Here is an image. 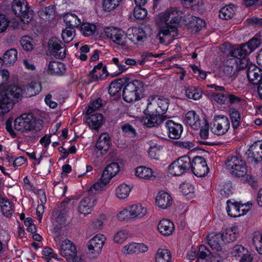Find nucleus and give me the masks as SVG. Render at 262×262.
Segmentation results:
<instances>
[{
	"label": "nucleus",
	"mask_w": 262,
	"mask_h": 262,
	"mask_svg": "<svg viewBox=\"0 0 262 262\" xmlns=\"http://www.w3.org/2000/svg\"><path fill=\"white\" fill-rule=\"evenodd\" d=\"M96 27L95 25L88 23H82L80 27V31L85 36H91L95 33Z\"/></svg>",
	"instance_id": "603ef678"
},
{
	"label": "nucleus",
	"mask_w": 262,
	"mask_h": 262,
	"mask_svg": "<svg viewBox=\"0 0 262 262\" xmlns=\"http://www.w3.org/2000/svg\"><path fill=\"white\" fill-rule=\"evenodd\" d=\"M147 37V34L141 28L135 27L128 30L127 39L135 45H142Z\"/></svg>",
	"instance_id": "a211bd4d"
},
{
	"label": "nucleus",
	"mask_w": 262,
	"mask_h": 262,
	"mask_svg": "<svg viewBox=\"0 0 262 262\" xmlns=\"http://www.w3.org/2000/svg\"><path fill=\"white\" fill-rule=\"evenodd\" d=\"M190 19V26L196 32L199 31L205 26V21L199 17L191 16Z\"/></svg>",
	"instance_id": "3c124183"
},
{
	"label": "nucleus",
	"mask_w": 262,
	"mask_h": 262,
	"mask_svg": "<svg viewBox=\"0 0 262 262\" xmlns=\"http://www.w3.org/2000/svg\"><path fill=\"white\" fill-rule=\"evenodd\" d=\"M136 176L144 179L151 180L154 178L153 172L151 169L145 167L139 166L135 171Z\"/></svg>",
	"instance_id": "58836bf2"
},
{
	"label": "nucleus",
	"mask_w": 262,
	"mask_h": 262,
	"mask_svg": "<svg viewBox=\"0 0 262 262\" xmlns=\"http://www.w3.org/2000/svg\"><path fill=\"white\" fill-rule=\"evenodd\" d=\"M238 233V229L237 226L226 229L221 233L222 240L225 243L234 242L237 238Z\"/></svg>",
	"instance_id": "c756f323"
},
{
	"label": "nucleus",
	"mask_w": 262,
	"mask_h": 262,
	"mask_svg": "<svg viewBox=\"0 0 262 262\" xmlns=\"http://www.w3.org/2000/svg\"><path fill=\"white\" fill-rule=\"evenodd\" d=\"M224 93H219L212 95V99L220 104H225L227 100V91L224 92Z\"/></svg>",
	"instance_id": "13d9d810"
},
{
	"label": "nucleus",
	"mask_w": 262,
	"mask_h": 262,
	"mask_svg": "<svg viewBox=\"0 0 262 262\" xmlns=\"http://www.w3.org/2000/svg\"><path fill=\"white\" fill-rule=\"evenodd\" d=\"M168 105L169 102L168 99L159 98L156 103L155 107L154 108L155 113L163 115L167 112Z\"/></svg>",
	"instance_id": "a18cd8bd"
},
{
	"label": "nucleus",
	"mask_w": 262,
	"mask_h": 262,
	"mask_svg": "<svg viewBox=\"0 0 262 262\" xmlns=\"http://www.w3.org/2000/svg\"><path fill=\"white\" fill-rule=\"evenodd\" d=\"M185 121L189 125L195 129L200 127V119L199 115L194 111H190L186 113Z\"/></svg>",
	"instance_id": "72a5a7b5"
},
{
	"label": "nucleus",
	"mask_w": 262,
	"mask_h": 262,
	"mask_svg": "<svg viewBox=\"0 0 262 262\" xmlns=\"http://www.w3.org/2000/svg\"><path fill=\"white\" fill-rule=\"evenodd\" d=\"M48 47L51 54L55 58L63 59L66 57V46L57 37H52L49 40Z\"/></svg>",
	"instance_id": "ddd939ff"
},
{
	"label": "nucleus",
	"mask_w": 262,
	"mask_h": 262,
	"mask_svg": "<svg viewBox=\"0 0 262 262\" xmlns=\"http://www.w3.org/2000/svg\"><path fill=\"white\" fill-rule=\"evenodd\" d=\"M41 90V84L39 82H32L27 86L25 90L26 97H31L38 94Z\"/></svg>",
	"instance_id": "4c0bfd02"
},
{
	"label": "nucleus",
	"mask_w": 262,
	"mask_h": 262,
	"mask_svg": "<svg viewBox=\"0 0 262 262\" xmlns=\"http://www.w3.org/2000/svg\"><path fill=\"white\" fill-rule=\"evenodd\" d=\"M230 118L232 123V127L234 129L237 128L241 124V117L238 110L236 108H232L229 111Z\"/></svg>",
	"instance_id": "8fccbe9b"
},
{
	"label": "nucleus",
	"mask_w": 262,
	"mask_h": 262,
	"mask_svg": "<svg viewBox=\"0 0 262 262\" xmlns=\"http://www.w3.org/2000/svg\"><path fill=\"white\" fill-rule=\"evenodd\" d=\"M12 9L24 24L29 23L33 18V12L26 0H13Z\"/></svg>",
	"instance_id": "0eeeda50"
},
{
	"label": "nucleus",
	"mask_w": 262,
	"mask_h": 262,
	"mask_svg": "<svg viewBox=\"0 0 262 262\" xmlns=\"http://www.w3.org/2000/svg\"><path fill=\"white\" fill-rule=\"evenodd\" d=\"M63 18L64 23L68 27L77 28L81 23L80 18L74 13H67Z\"/></svg>",
	"instance_id": "f704fd0d"
},
{
	"label": "nucleus",
	"mask_w": 262,
	"mask_h": 262,
	"mask_svg": "<svg viewBox=\"0 0 262 262\" xmlns=\"http://www.w3.org/2000/svg\"><path fill=\"white\" fill-rule=\"evenodd\" d=\"M3 94L7 95L8 97H10L12 102L15 103L22 96L23 90L17 85H10Z\"/></svg>",
	"instance_id": "2f4dec72"
},
{
	"label": "nucleus",
	"mask_w": 262,
	"mask_h": 262,
	"mask_svg": "<svg viewBox=\"0 0 262 262\" xmlns=\"http://www.w3.org/2000/svg\"><path fill=\"white\" fill-rule=\"evenodd\" d=\"M225 164L227 169L235 177H243L247 173L246 162L241 156L236 155L228 157Z\"/></svg>",
	"instance_id": "423d86ee"
},
{
	"label": "nucleus",
	"mask_w": 262,
	"mask_h": 262,
	"mask_svg": "<svg viewBox=\"0 0 262 262\" xmlns=\"http://www.w3.org/2000/svg\"><path fill=\"white\" fill-rule=\"evenodd\" d=\"M75 32V28L73 27H67L62 30L61 37L66 43L70 42L73 39V34Z\"/></svg>",
	"instance_id": "6e6d98bb"
},
{
	"label": "nucleus",
	"mask_w": 262,
	"mask_h": 262,
	"mask_svg": "<svg viewBox=\"0 0 262 262\" xmlns=\"http://www.w3.org/2000/svg\"><path fill=\"white\" fill-rule=\"evenodd\" d=\"M246 68L247 69V76L249 82L254 85H257L262 80V70L249 60Z\"/></svg>",
	"instance_id": "f3484780"
},
{
	"label": "nucleus",
	"mask_w": 262,
	"mask_h": 262,
	"mask_svg": "<svg viewBox=\"0 0 262 262\" xmlns=\"http://www.w3.org/2000/svg\"><path fill=\"white\" fill-rule=\"evenodd\" d=\"M38 15L43 19L52 18L54 15V7L50 5L48 7L42 8L38 11Z\"/></svg>",
	"instance_id": "de8ad7c7"
},
{
	"label": "nucleus",
	"mask_w": 262,
	"mask_h": 262,
	"mask_svg": "<svg viewBox=\"0 0 262 262\" xmlns=\"http://www.w3.org/2000/svg\"><path fill=\"white\" fill-rule=\"evenodd\" d=\"M1 208L3 214L7 217L11 216L14 212L13 204L7 199L2 201Z\"/></svg>",
	"instance_id": "09e8293b"
},
{
	"label": "nucleus",
	"mask_w": 262,
	"mask_h": 262,
	"mask_svg": "<svg viewBox=\"0 0 262 262\" xmlns=\"http://www.w3.org/2000/svg\"><path fill=\"white\" fill-rule=\"evenodd\" d=\"M54 240L60 254L66 258L68 261L75 258L77 251L73 242L68 239L61 241L59 236L55 237Z\"/></svg>",
	"instance_id": "6e6552de"
},
{
	"label": "nucleus",
	"mask_w": 262,
	"mask_h": 262,
	"mask_svg": "<svg viewBox=\"0 0 262 262\" xmlns=\"http://www.w3.org/2000/svg\"><path fill=\"white\" fill-rule=\"evenodd\" d=\"M245 248L242 245H235L232 248L231 251V254L233 256L235 257H242L243 255L244 254V252L245 251Z\"/></svg>",
	"instance_id": "338daca9"
},
{
	"label": "nucleus",
	"mask_w": 262,
	"mask_h": 262,
	"mask_svg": "<svg viewBox=\"0 0 262 262\" xmlns=\"http://www.w3.org/2000/svg\"><path fill=\"white\" fill-rule=\"evenodd\" d=\"M165 127L168 130V137L170 139H178L180 138L183 132V126L181 124L169 120L166 122Z\"/></svg>",
	"instance_id": "4be33fe9"
},
{
	"label": "nucleus",
	"mask_w": 262,
	"mask_h": 262,
	"mask_svg": "<svg viewBox=\"0 0 262 262\" xmlns=\"http://www.w3.org/2000/svg\"><path fill=\"white\" fill-rule=\"evenodd\" d=\"M121 128L123 133L128 136L134 137L136 135V130L134 128L129 124H125L121 126Z\"/></svg>",
	"instance_id": "69168bd1"
},
{
	"label": "nucleus",
	"mask_w": 262,
	"mask_h": 262,
	"mask_svg": "<svg viewBox=\"0 0 262 262\" xmlns=\"http://www.w3.org/2000/svg\"><path fill=\"white\" fill-rule=\"evenodd\" d=\"M102 100L100 98H98L95 100L92 101L89 106L88 109L86 111L88 115H90L92 113L98 110L102 106Z\"/></svg>",
	"instance_id": "680f3d73"
},
{
	"label": "nucleus",
	"mask_w": 262,
	"mask_h": 262,
	"mask_svg": "<svg viewBox=\"0 0 262 262\" xmlns=\"http://www.w3.org/2000/svg\"><path fill=\"white\" fill-rule=\"evenodd\" d=\"M211 252L205 245H200L195 262H208L210 259Z\"/></svg>",
	"instance_id": "79ce46f5"
},
{
	"label": "nucleus",
	"mask_w": 262,
	"mask_h": 262,
	"mask_svg": "<svg viewBox=\"0 0 262 262\" xmlns=\"http://www.w3.org/2000/svg\"><path fill=\"white\" fill-rule=\"evenodd\" d=\"M89 117L86 119L90 127L93 129L97 130L102 124L103 116L101 114L95 113L94 114L88 115Z\"/></svg>",
	"instance_id": "473e14b6"
},
{
	"label": "nucleus",
	"mask_w": 262,
	"mask_h": 262,
	"mask_svg": "<svg viewBox=\"0 0 262 262\" xmlns=\"http://www.w3.org/2000/svg\"><path fill=\"white\" fill-rule=\"evenodd\" d=\"M9 77V72L7 70H0V91L5 88L7 84Z\"/></svg>",
	"instance_id": "052dcab7"
},
{
	"label": "nucleus",
	"mask_w": 262,
	"mask_h": 262,
	"mask_svg": "<svg viewBox=\"0 0 262 262\" xmlns=\"http://www.w3.org/2000/svg\"><path fill=\"white\" fill-rule=\"evenodd\" d=\"M185 95L189 99L197 100L202 97V91L198 87L190 86L186 89Z\"/></svg>",
	"instance_id": "c03bdc74"
},
{
	"label": "nucleus",
	"mask_w": 262,
	"mask_h": 262,
	"mask_svg": "<svg viewBox=\"0 0 262 262\" xmlns=\"http://www.w3.org/2000/svg\"><path fill=\"white\" fill-rule=\"evenodd\" d=\"M248 158L251 162L259 163L262 161V142L257 141L250 146L247 151Z\"/></svg>",
	"instance_id": "6ab92c4d"
},
{
	"label": "nucleus",
	"mask_w": 262,
	"mask_h": 262,
	"mask_svg": "<svg viewBox=\"0 0 262 262\" xmlns=\"http://www.w3.org/2000/svg\"><path fill=\"white\" fill-rule=\"evenodd\" d=\"M111 144L110 137L107 133L100 135L95 145L96 149L100 151L101 155L105 154Z\"/></svg>",
	"instance_id": "5701e85b"
},
{
	"label": "nucleus",
	"mask_w": 262,
	"mask_h": 262,
	"mask_svg": "<svg viewBox=\"0 0 262 262\" xmlns=\"http://www.w3.org/2000/svg\"><path fill=\"white\" fill-rule=\"evenodd\" d=\"M70 202V200L63 201L59 207V213L56 219V221L59 225L64 226L67 223V213L71 208Z\"/></svg>",
	"instance_id": "a878e982"
},
{
	"label": "nucleus",
	"mask_w": 262,
	"mask_h": 262,
	"mask_svg": "<svg viewBox=\"0 0 262 262\" xmlns=\"http://www.w3.org/2000/svg\"><path fill=\"white\" fill-rule=\"evenodd\" d=\"M127 237V232L125 230L120 231L114 237V241L118 244L123 243Z\"/></svg>",
	"instance_id": "0e129e2a"
},
{
	"label": "nucleus",
	"mask_w": 262,
	"mask_h": 262,
	"mask_svg": "<svg viewBox=\"0 0 262 262\" xmlns=\"http://www.w3.org/2000/svg\"><path fill=\"white\" fill-rule=\"evenodd\" d=\"M131 187L129 185L125 184H121L116 189L115 194L116 197L120 200L126 199L131 191Z\"/></svg>",
	"instance_id": "e433bc0d"
},
{
	"label": "nucleus",
	"mask_w": 262,
	"mask_h": 262,
	"mask_svg": "<svg viewBox=\"0 0 262 262\" xmlns=\"http://www.w3.org/2000/svg\"><path fill=\"white\" fill-rule=\"evenodd\" d=\"M156 262H171V254L169 250L160 249L155 256Z\"/></svg>",
	"instance_id": "ea45409f"
},
{
	"label": "nucleus",
	"mask_w": 262,
	"mask_h": 262,
	"mask_svg": "<svg viewBox=\"0 0 262 262\" xmlns=\"http://www.w3.org/2000/svg\"><path fill=\"white\" fill-rule=\"evenodd\" d=\"M248 63V58L235 56L232 51L231 57L226 60L222 70L220 72L221 76L223 78L232 77L238 71L246 69Z\"/></svg>",
	"instance_id": "f03ea898"
},
{
	"label": "nucleus",
	"mask_w": 262,
	"mask_h": 262,
	"mask_svg": "<svg viewBox=\"0 0 262 262\" xmlns=\"http://www.w3.org/2000/svg\"><path fill=\"white\" fill-rule=\"evenodd\" d=\"M112 62L117 67L120 73H122L128 69L124 64L123 58L119 59L118 58L114 57L112 59Z\"/></svg>",
	"instance_id": "774afa93"
},
{
	"label": "nucleus",
	"mask_w": 262,
	"mask_h": 262,
	"mask_svg": "<svg viewBox=\"0 0 262 262\" xmlns=\"http://www.w3.org/2000/svg\"><path fill=\"white\" fill-rule=\"evenodd\" d=\"M66 72L65 65L62 62L55 61H50L47 70L48 74L51 76H61Z\"/></svg>",
	"instance_id": "393cba45"
},
{
	"label": "nucleus",
	"mask_w": 262,
	"mask_h": 262,
	"mask_svg": "<svg viewBox=\"0 0 262 262\" xmlns=\"http://www.w3.org/2000/svg\"><path fill=\"white\" fill-rule=\"evenodd\" d=\"M106 36L116 45L122 48H127V36L121 29L116 27H108L105 29Z\"/></svg>",
	"instance_id": "9d476101"
},
{
	"label": "nucleus",
	"mask_w": 262,
	"mask_h": 262,
	"mask_svg": "<svg viewBox=\"0 0 262 262\" xmlns=\"http://www.w3.org/2000/svg\"><path fill=\"white\" fill-rule=\"evenodd\" d=\"M252 242L256 250L260 254H262V232H255L253 234Z\"/></svg>",
	"instance_id": "5fc2aeb1"
},
{
	"label": "nucleus",
	"mask_w": 262,
	"mask_h": 262,
	"mask_svg": "<svg viewBox=\"0 0 262 262\" xmlns=\"http://www.w3.org/2000/svg\"><path fill=\"white\" fill-rule=\"evenodd\" d=\"M124 85V80L117 79L112 82L108 88V93L111 96H115L120 94L121 90Z\"/></svg>",
	"instance_id": "37998d69"
},
{
	"label": "nucleus",
	"mask_w": 262,
	"mask_h": 262,
	"mask_svg": "<svg viewBox=\"0 0 262 262\" xmlns=\"http://www.w3.org/2000/svg\"><path fill=\"white\" fill-rule=\"evenodd\" d=\"M93 188H91L88 192V195L85 196L80 202L78 211L84 215L88 214L91 212L92 208L96 204V199L92 193ZM94 190H95L94 189Z\"/></svg>",
	"instance_id": "dca6fc26"
},
{
	"label": "nucleus",
	"mask_w": 262,
	"mask_h": 262,
	"mask_svg": "<svg viewBox=\"0 0 262 262\" xmlns=\"http://www.w3.org/2000/svg\"><path fill=\"white\" fill-rule=\"evenodd\" d=\"M117 218L120 221H128L132 219L130 208H124L117 214Z\"/></svg>",
	"instance_id": "e2e57ef3"
},
{
	"label": "nucleus",
	"mask_w": 262,
	"mask_h": 262,
	"mask_svg": "<svg viewBox=\"0 0 262 262\" xmlns=\"http://www.w3.org/2000/svg\"><path fill=\"white\" fill-rule=\"evenodd\" d=\"M17 59V52L16 49H11L5 52L3 56V61L6 64L13 65Z\"/></svg>",
	"instance_id": "a19ab883"
},
{
	"label": "nucleus",
	"mask_w": 262,
	"mask_h": 262,
	"mask_svg": "<svg viewBox=\"0 0 262 262\" xmlns=\"http://www.w3.org/2000/svg\"><path fill=\"white\" fill-rule=\"evenodd\" d=\"M42 121L37 119L31 114H24L17 118L14 122L15 129L25 132L27 131L40 130L42 128Z\"/></svg>",
	"instance_id": "7ed1b4c3"
},
{
	"label": "nucleus",
	"mask_w": 262,
	"mask_h": 262,
	"mask_svg": "<svg viewBox=\"0 0 262 262\" xmlns=\"http://www.w3.org/2000/svg\"><path fill=\"white\" fill-rule=\"evenodd\" d=\"M158 229L161 234L168 236L171 235L173 232L174 226L173 223L170 220L163 219L159 222Z\"/></svg>",
	"instance_id": "bb28decb"
},
{
	"label": "nucleus",
	"mask_w": 262,
	"mask_h": 262,
	"mask_svg": "<svg viewBox=\"0 0 262 262\" xmlns=\"http://www.w3.org/2000/svg\"><path fill=\"white\" fill-rule=\"evenodd\" d=\"M182 18V13L174 8H171L158 15L159 21L165 26L160 29L157 38L162 44L171 43L173 38L178 34L177 25Z\"/></svg>",
	"instance_id": "f257e3e1"
},
{
	"label": "nucleus",
	"mask_w": 262,
	"mask_h": 262,
	"mask_svg": "<svg viewBox=\"0 0 262 262\" xmlns=\"http://www.w3.org/2000/svg\"><path fill=\"white\" fill-rule=\"evenodd\" d=\"M260 44V39L254 37L246 43L241 45L239 48L233 49V54L235 56L247 58V56L257 49Z\"/></svg>",
	"instance_id": "f8f14e48"
},
{
	"label": "nucleus",
	"mask_w": 262,
	"mask_h": 262,
	"mask_svg": "<svg viewBox=\"0 0 262 262\" xmlns=\"http://www.w3.org/2000/svg\"><path fill=\"white\" fill-rule=\"evenodd\" d=\"M120 170V164L117 162H112L108 164L103 170L100 182L95 183L92 187L96 191L101 190L108 184L112 179L115 177Z\"/></svg>",
	"instance_id": "39448f33"
},
{
	"label": "nucleus",
	"mask_w": 262,
	"mask_h": 262,
	"mask_svg": "<svg viewBox=\"0 0 262 262\" xmlns=\"http://www.w3.org/2000/svg\"><path fill=\"white\" fill-rule=\"evenodd\" d=\"M190 169L192 173L198 177H204L209 172L206 161L202 157H195L193 159Z\"/></svg>",
	"instance_id": "2eb2a0df"
},
{
	"label": "nucleus",
	"mask_w": 262,
	"mask_h": 262,
	"mask_svg": "<svg viewBox=\"0 0 262 262\" xmlns=\"http://www.w3.org/2000/svg\"><path fill=\"white\" fill-rule=\"evenodd\" d=\"M107 75L106 67L102 62L95 66L89 74V79L91 82L103 79Z\"/></svg>",
	"instance_id": "412c9836"
},
{
	"label": "nucleus",
	"mask_w": 262,
	"mask_h": 262,
	"mask_svg": "<svg viewBox=\"0 0 262 262\" xmlns=\"http://www.w3.org/2000/svg\"><path fill=\"white\" fill-rule=\"evenodd\" d=\"M119 5V3L114 0H103L102 7L105 11L110 12L114 10Z\"/></svg>",
	"instance_id": "bf43d9fd"
},
{
	"label": "nucleus",
	"mask_w": 262,
	"mask_h": 262,
	"mask_svg": "<svg viewBox=\"0 0 262 262\" xmlns=\"http://www.w3.org/2000/svg\"><path fill=\"white\" fill-rule=\"evenodd\" d=\"M166 119V116L157 113H149L142 119L143 123L148 127L157 126Z\"/></svg>",
	"instance_id": "b1692460"
},
{
	"label": "nucleus",
	"mask_w": 262,
	"mask_h": 262,
	"mask_svg": "<svg viewBox=\"0 0 262 262\" xmlns=\"http://www.w3.org/2000/svg\"><path fill=\"white\" fill-rule=\"evenodd\" d=\"M145 91L144 83L139 80H134L126 83L123 90L122 96L127 102H133L139 100Z\"/></svg>",
	"instance_id": "20e7f679"
},
{
	"label": "nucleus",
	"mask_w": 262,
	"mask_h": 262,
	"mask_svg": "<svg viewBox=\"0 0 262 262\" xmlns=\"http://www.w3.org/2000/svg\"><path fill=\"white\" fill-rule=\"evenodd\" d=\"M211 130L216 135H223L229 130L230 121L227 117L224 115L215 116L211 122Z\"/></svg>",
	"instance_id": "9b49d317"
},
{
	"label": "nucleus",
	"mask_w": 262,
	"mask_h": 262,
	"mask_svg": "<svg viewBox=\"0 0 262 262\" xmlns=\"http://www.w3.org/2000/svg\"><path fill=\"white\" fill-rule=\"evenodd\" d=\"M191 161L187 156H183L172 162L169 166V173L174 176H180L190 169Z\"/></svg>",
	"instance_id": "1a4fd4ad"
},
{
	"label": "nucleus",
	"mask_w": 262,
	"mask_h": 262,
	"mask_svg": "<svg viewBox=\"0 0 262 262\" xmlns=\"http://www.w3.org/2000/svg\"><path fill=\"white\" fill-rule=\"evenodd\" d=\"M12 99L10 97L0 94V116H2L8 113L12 108Z\"/></svg>",
	"instance_id": "7c9ffc66"
},
{
	"label": "nucleus",
	"mask_w": 262,
	"mask_h": 262,
	"mask_svg": "<svg viewBox=\"0 0 262 262\" xmlns=\"http://www.w3.org/2000/svg\"><path fill=\"white\" fill-rule=\"evenodd\" d=\"M20 41L23 48L26 51H31L34 48V41L29 36H23Z\"/></svg>",
	"instance_id": "864d4df0"
},
{
	"label": "nucleus",
	"mask_w": 262,
	"mask_h": 262,
	"mask_svg": "<svg viewBox=\"0 0 262 262\" xmlns=\"http://www.w3.org/2000/svg\"><path fill=\"white\" fill-rule=\"evenodd\" d=\"M172 203V198L170 194L166 192L160 191L156 198V204L163 209L167 208Z\"/></svg>",
	"instance_id": "cd10ccee"
},
{
	"label": "nucleus",
	"mask_w": 262,
	"mask_h": 262,
	"mask_svg": "<svg viewBox=\"0 0 262 262\" xmlns=\"http://www.w3.org/2000/svg\"><path fill=\"white\" fill-rule=\"evenodd\" d=\"M208 244L212 250L217 251L222 249L221 235L220 233H210L207 237Z\"/></svg>",
	"instance_id": "c85d7f7f"
},
{
	"label": "nucleus",
	"mask_w": 262,
	"mask_h": 262,
	"mask_svg": "<svg viewBox=\"0 0 262 262\" xmlns=\"http://www.w3.org/2000/svg\"><path fill=\"white\" fill-rule=\"evenodd\" d=\"M105 242V237L102 234H97L88 243L89 254L92 257H96L101 252Z\"/></svg>",
	"instance_id": "4468645a"
},
{
	"label": "nucleus",
	"mask_w": 262,
	"mask_h": 262,
	"mask_svg": "<svg viewBox=\"0 0 262 262\" xmlns=\"http://www.w3.org/2000/svg\"><path fill=\"white\" fill-rule=\"evenodd\" d=\"M235 8L233 5H228L222 8L220 11L219 16L223 19L232 18L235 13Z\"/></svg>",
	"instance_id": "49530a36"
},
{
	"label": "nucleus",
	"mask_w": 262,
	"mask_h": 262,
	"mask_svg": "<svg viewBox=\"0 0 262 262\" xmlns=\"http://www.w3.org/2000/svg\"><path fill=\"white\" fill-rule=\"evenodd\" d=\"M129 208L133 219H141L147 213L146 209L141 205L134 204Z\"/></svg>",
	"instance_id": "c9c22d12"
},
{
	"label": "nucleus",
	"mask_w": 262,
	"mask_h": 262,
	"mask_svg": "<svg viewBox=\"0 0 262 262\" xmlns=\"http://www.w3.org/2000/svg\"><path fill=\"white\" fill-rule=\"evenodd\" d=\"M147 11L146 9L137 5L134 10V16L138 19H142L146 17Z\"/></svg>",
	"instance_id": "4d7b16f0"
},
{
	"label": "nucleus",
	"mask_w": 262,
	"mask_h": 262,
	"mask_svg": "<svg viewBox=\"0 0 262 262\" xmlns=\"http://www.w3.org/2000/svg\"><path fill=\"white\" fill-rule=\"evenodd\" d=\"M226 210L229 216L233 217H237L244 215L247 213L248 210L241 209L245 204H241L236 202H232L230 200L227 201Z\"/></svg>",
	"instance_id": "aec40b11"
}]
</instances>
